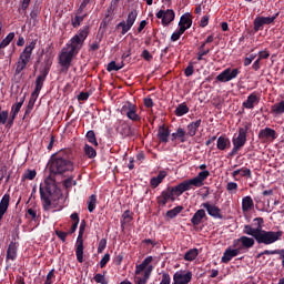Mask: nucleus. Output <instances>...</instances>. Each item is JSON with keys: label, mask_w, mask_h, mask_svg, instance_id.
I'll return each instance as SVG.
<instances>
[{"label": "nucleus", "mask_w": 284, "mask_h": 284, "mask_svg": "<svg viewBox=\"0 0 284 284\" xmlns=\"http://www.w3.org/2000/svg\"><path fill=\"white\" fill-rule=\"evenodd\" d=\"M39 99V93L37 92H32L31 93V97H30V100L28 102V105L27 108H29V110H34V104L37 103V100Z\"/></svg>", "instance_id": "nucleus-48"}, {"label": "nucleus", "mask_w": 284, "mask_h": 284, "mask_svg": "<svg viewBox=\"0 0 284 284\" xmlns=\"http://www.w3.org/2000/svg\"><path fill=\"white\" fill-rule=\"evenodd\" d=\"M231 146H232V142H230V138H225V136L221 135L217 139V142H216L217 150L224 151V150L230 149Z\"/></svg>", "instance_id": "nucleus-29"}, {"label": "nucleus", "mask_w": 284, "mask_h": 284, "mask_svg": "<svg viewBox=\"0 0 284 284\" xmlns=\"http://www.w3.org/2000/svg\"><path fill=\"white\" fill-rule=\"evenodd\" d=\"M124 65L125 64L123 62H121V64H116V61H111L108 64L106 70L108 72H119V70H122Z\"/></svg>", "instance_id": "nucleus-39"}, {"label": "nucleus", "mask_w": 284, "mask_h": 284, "mask_svg": "<svg viewBox=\"0 0 284 284\" xmlns=\"http://www.w3.org/2000/svg\"><path fill=\"white\" fill-rule=\"evenodd\" d=\"M165 176H168V172L160 171L158 176L151 178V180H150L151 187H153V189L159 187V185H161V183H163V179H165Z\"/></svg>", "instance_id": "nucleus-28"}, {"label": "nucleus", "mask_w": 284, "mask_h": 284, "mask_svg": "<svg viewBox=\"0 0 284 284\" xmlns=\"http://www.w3.org/2000/svg\"><path fill=\"white\" fill-rule=\"evenodd\" d=\"M240 175L244 179H252V170L244 166L240 169Z\"/></svg>", "instance_id": "nucleus-53"}, {"label": "nucleus", "mask_w": 284, "mask_h": 284, "mask_svg": "<svg viewBox=\"0 0 284 284\" xmlns=\"http://www.w3.org/2000/svg\"><path fill=\"white\" fill-rule=\"evenodd\" d=\"M88 37H90V26H84L70 39L67 45H72L77 50L81 51V48H83V43H85V39H88Z\"/></svg>", "instance_id": "nucleus-7"}, {"label": "nucleus", "mask_w": 284, "mask_h": 284, "mask_svg": "<svg viewBox=\"0 0 284 284\" xmlns=\"http://www.w3.org/2000/svg\"><path fill=\"white\" fill-rule=\"evenodd\" d=\"M105 34V31H102L101 30L98 32V36H97V40L90 44V50L92 52H97V50H99V48H101V41H103V36Z\"/></svg>", "instance_id": "nucleus-31"}, {"label": "nucleus", "mask_w": 284, "mask_h": 284, "mask_svg": "<svg viewBox=\"0 0 284 284\" xmlns=\"http://www.w3.org/2000/svg\"><path fill=\"white\" fill-rule=\"evenodd\" d=\"M83 234H85V220H82L79 227V235L75 242V256L78 263H83Z\"/></svg>", "instance_id": "nucleus-9"}, {"label": "nucleus", "mask_w": 284, "mask_h": 284, "mask_svg": "<svg viewBox=\"0 0 284 284\" xmlns=\"http://www.w3.org/2000/svg\"><path fill=\"white\" fill-rule=\"evenodd\" d=\"M14 40V32H10L0 43V50L8 48L10 43Z\"/></svg>", "instance_id": "nucleus-38"}, {"label": "nucleus", "mask_w": 284, "mask_h": 284, "mask_svg": "<svg viewBox=\"0 0 284 284\" xmlns=\"http://www.w3.org/2000/svg\"><path fill=\"white\" fill-rule=\"evenodd\" d=\"M37 48V40L31 41L24 50L20 53V57L16 67V74H21L22 70L28 68V63L32 59V51Z\"/></svg>", "instance_id": "nucleus-5"}, {"label": "nucleus", "mask_w": 284, "mask_h": 284, "mask_svg": "<svg viewBox=\"0 0 284 284\" xmlns=\"http://www.w3.org/2000/svg\"><path fill=\"white\" fill-rule=\"evenodd\" d=\"M85 136L87 141L91 143V145H95V148L99 146V142L97 141V134L94 133V131H88Z\"/></svg>", "instance_id": "nucleus-41"}, {"label": "nucleus", "mask_w": 284, "mask_h": 284, "mask_svg": "<svg viewBox=\"0 0 284 284\" xmlns=\"http://www.w3.org/2000/svg\"><path fill=\"white\" fill-rule=\"evenodd\" d=\"M34 179H37L36 170H27L26 173L22 175V181H34Z\"/></svg>", "instance_id": "nucleus-43"}, {"label": "nucleus", "mask_w": 284, "mask_h": 284, "mask_svg": "<svg viewBox=\"0 0 284 284\" xmlns=\"http://www.w3.org/2000/svg\"><path fill=\"white\" fill-rule=\"evenodd\" d=\"M88 210L90 213L94 212L97 210V195L92 194L88 200Z\"/></svg>", "instance_id": "nucleus-42"}, {"label": "nucleus", "mask_w": 284, "mask_h": 284, "mask_svg": "<svg viewBox=\"0 0 284 284\" xmlns=\"http://www.w3.org/2000/svg\"><path fill=\"white\" fill-rule=\"evenodd\" d=\"M253 26H254L253 27L254 32H258V30H263V26H265V23L263 22V18L256 17L254 19Z\"/></svg>", "instance_id": "nucleus-45"}, {"label": "nucleus", "mask_w": 284, "mask_h": 284, "mask_svg": "<svg viewBox=\"0 0 284 284\" xmlns=\"http://www.w3.org/2000/svg\"><path fill=\"white\" fill-rule=\"evenodd\" d=\"M50 68H52V58L45 57L44 64L40 69V74L36 79V87L33 92L40 94L41 90H43V83H45V79H48V74H50Z\"/></svg>", "instance_id": "nucleus-6"}, {"label": "nucleus", "mask_w": 284, "mask_h": 284, "mask_svg": "<svg viewBox=\"0 0 284 284\" xmlns=\"http://www.w3.org/2000/svg\"><path fill=\"white\" fill-rule=\"evenodd\" d=\"M24 102H26V97H22L19 102H17L11 106V113L19 114V112H21V108H23Z\"/></svg>", "instance_id": "nucleus-40"}, {"label": "nucleus", "mask_w": 284, "mask_h": 284, "mask_svg": "<svg viewBox=\"0 0 284 284\" xmlns=\"http://www.w3.org/2000/svg\"><path fill=\"white\" fill-rule=\"evenodd\" d=\"M18 114L17 113H10V116L7 120V124L6 128H8V130H10V128H12L14 125V119H17Z\"/></svg>", "instance_id": "nucleus-54"}, {"label": "nucleus", "mask_w": 284, "mask_h": 284, "mask_svg": "<svg viewBox=\"0 0 284 284\" xmlns=\"http://www.w3.org/2000/svg\"><path fill=\"white\" fill-rule=\"evenodd\" d=\"M52 278H54V268H52L48 274H47V280L44 284H52Z\"/></svg>", "instance_id": "nucleus-64"}, {"label": "nucleus", "mask_w": 284, "mask_h": 284, "mask_svg": "<svg viewBox=\"0 0 284 284\" xmlns=\"http://www.w3.org/2000/svg\"><path fill=\"white\" fill-rule=\"evenodd\" d=\"M81 52L79 49H77L73 45H68L62 48L60 54H59V64L61 65V72L63 70H70V65H72V60L77 54Z\"/></svg>", "instance_id": "nucleus-4"}, {"label": "nucleus", "mask_w": 284, "mask_h": 284, "mask_svg": "<svg viewBox=\"0 0 284 284\" xmlns=\"http://www.w3.org/2000/svg\"><path fill=\"white\" fill-rule=\"evenodd\" d=\"M250 210H254V200L252 196L246 195L242 199V211L250 212Z\"/></svg>", "instance_id": "nucleus-30"}, {"label": "nucleus", "mask_w": 284, "mask_h": 284, "mask_svg": "<svg viewBox=\"0 0 284 284\" xmlns=\"http://www.w3.org/2000/svg\"><path fill=\"white\" fill-rule=\"evenodd\" d=\"M141 57H142V59H144V61H152V59H153L152 53H150V51H148V49L142 51Z\"/></svg>", "instance_id": "nucleus-62"}, {"label": "nucleus", "mask_w": 284, "mask_h": 284, "mask_svg": "<svg viewBox=\"0 0 284 284\" xmlns=\"http://www.w3.org/2000/svg\"><path fill=\"white\" fill-rule=\"evenodd\" d=\"M68 232H63V231H55V235L58 236V239H60V241H62V243H65V239H68Z\"/></svg>", "instance_id": "nucleus-63"}, {"label": "nucleus", "mask_w": 284, "mask_h": 284, "mask_svg": "<svg viewBox=\"0 0 284 284\" xmlns=\"http://www.w3.org/2000/svg\"><path fill=\"white\" fill-rule=\"evenodd\" d=\"M9 116L10 112L8 110L0 112V125H7Z\"/></svg>", "instance_id": "nucleus-52"}, {"label": "nucleus", "mask_w": 284, "mask_h": 284, "mask_svg": "<svg viewBox=\"0 0 284 284\" xmlns=\"http://www.w3.org/2000/svg\"><path fill=\"white\" fill-rule=\"evenodd\" d=\"M105 247H108V240L105 239L100 240L99 246H98V254H101V252H103Z\"/></svg>", "instance_id": "nucleus-58"}, {"label": "nucleus", "mask_w": 284, "mask_h": 284, "mask_svg": "<svg viewBox=\"0 0 284 284\" xmlns=\"http://www.w3.org/2000/svg\"><path fill=\"white\" fill-rule=\"evenodd\" d=\"M185 77H192L194 74V62H189V65L184 70Z\"/></svg>", "instance_id": "nucleus-56"}, {"label": "nucleus", "mask_w": 284, "mask_h": 284, "mask_svg": "<svg viewBox=\"0 0 284 284\" xmlns=\"http://www.w3.org/2000/svg\"><path fill=\"white\" fill-rule=\"evenodd\" d=\"M240 74V69L226 68L216 77V81H220V83H227L230 81H233V79H236V77H239Z\"/></svg>", "instance_id": "nucleus-13"}, {"label": "nucleus", "mask_w": 284, "mask_h": 284, "mask_svg": "<svg viewBox=\"0 0 284 284\" xmlns=\"http://www.w3.org/2000/svg\"><path fill=\"white\" fill-rule=\"evenodd\" d=\"M178 139H180L181 143H185L187 141V133L185 132V129L183 128H178L175 132Z\"/></svg>", "instance_id": "nucleus-44"}, {"label": "nucleus", "mask_w": 284, "mask_h": 284, "mask_svg": "<svg viewBox=\"0 0 284 284\" xmlns=\"http://www.w3.org/2000/svg\"><path fill=\"white\" fill-rule=\"evenodd\" d=\"M136 17H139V12H136V10H132L128 14L126 22L121 21L120 23L116 24V27H115L116 30L122 28L121 34L122 36L128 34V32H130V30H132V26H134V23L136 21Z\"/></svg>", "instance_id": "nucleus-11"}, {"label": "nucleus", "mask_w": 284, "mask_h": 284, "mask_svg": "<svg viewBox=\"0 0 284 284\" xmlns=\"http://www.w3.org/2000/svg\"><path fill=\"white\" fill-rule=\"evenodd\" d=\"M108 263H110V255L106 253L100 261L101 270H103V267H105V265H108Z\"/></svg>", "instance_id": "nucleus-61"}, {"label": "nucleus", "mask_w": 284, "mask_h": 284, "mask_svg": "<svg viewBox=\"0 0 284 284\" xmlns=\"http://www.w3.org/2000/svg\"><path fill=\"white\" fill-rule=\"evenodd\" d=\"M50 175L40 184V201L44 212L52 210L53 203H57L62 196L61 187L57 183L54 176H68L70 172H74V162H72V150L62 149L52 154L50 159Z\"/></svg>", "instance_id": "nucleus-1"}, {"label": "nucleus", "mask_w": 284, "mask_h": 284, "mask_svg": "<svg viewBox=\"0 0 284 284\" xmlns=\"http://www.w3.org/2000/svg\"><path fill=\"white\" fill-rule=\"evenodd\" d=\"M179 28L180 30H183L185 32L186 30H190L192 28V13L186 12L181 16L179 21Z\"/></svg>", "instance_id": "nucleus-21"}, {"label": "nucleus", "mask_w": 284, "mask_h": 284, "mask_svg": "<svg viewBox=\"0 0 284 284\" xmlns=\"http://www.w3.org/2000/svg\"><path fill=\"white\" fill-rule=\"evenodd\" d=\"M271 112L272 114L276 115L284 114V100H281L280 102L272 105Z\"/></svg>", "instance_id": "nucleus-33"}, {"label": "nucleus", "mask_w": 284, "mask_h": 284, "mask_svg": "<svg viewBox=\"0 0 284 284\" xmlns=\"http://www.w3.org/2000/svg\"><path fill=\"white\" fill-rule=\"evenodd\" d=\"M226 190L227 192H236V190H239V184L236 182H229Z\"/></svg>", "instance_id": "nucleus-60"}, {"label": "nucleus", "mask_w": 284, "mask_h": 284, "mask_svg": "<svg viewBox=\"0 0 284 284\" xmlns=\"http://www.w3.org/2000/svg\"><path fill=\"white\" fill-rule=\"evenodd\" d=\"M277 136L278 135L276 134V130L272 128H265L258 132V139L261 141H275Z\"/></svg>", "instance_id": "nucleus-19"}, {"label": "nucleus", "mask_w": 284, "mask_h": 284, "mask_svg": "<svg viewBox=\"0 0 284 284\" xmlns=\"http://www.w3.org/2000/svg\"><path fill=\"white\" fill-rule=\"evenodd\" d=\"M8 207H10V195L6 193L0 201V221L3 219L4 214L8 212Z\"/></svg>", "instance_id": "nucleus-25"}, {"label": "nucleus", "mask_w": 284, "mask_h": 284, "mask_svg": "<svg viewBox=\"0 0 284 284\" xmlns=\"http://www.w3.org/2000/svg\"><path fill=\"white\" fill-rule=\"evenodd\" d=\"M182 212H183V206L179 205L172 210H169L166 212V216H168V219H176V216H179V214Z\"/></svg>", "instance_id": "nucleus-37"}, {"label": "nucleus", "mask_w": 284, "mask_h": 284, "mask_svg": "<svg viewBox=\"0 0 284 284\" xmlns=\"http://www.w3.org/2000/svg\"><path fill=\"white\" fill-rule=\"evenodd\" d=\"M158 139L160 143H168L170 141V129L161 125L158 130Z\"/></svg>", "instance_id": "nucleus-26"}, {"label": "nucleus", "mask_w": 284, "mask_h": 284, "mask_svg": "<svg viewBox=\"0 0 284 284\" xmlns=\"http://www.w3.org/2000/svg\"><path fill=\"white\" fill-rule=\"evenodd\" d=\"M203 219H207V214L204 209L197 210L191 219V223L194 227L203 223Z\"/></svg>", "instance_id": "nucleus-23"}, {"label": "nucleus", "mask_w": 284, "mask_h": 284, "mask_svg": "<svg viewBox=\"0 0 284 284\" xmlns=\"http://www.w3.org/2000/svg\"><path fill=\"white\" fill-rule=\"evenodd\" d=\"M210 176V171H201L195 178L181 182L185 192L192 190V187H203L204 181Z\"/></svg>", "instance_id": "nucleus-8"}, {"label": "nucleus", "mask_w": 284, "mask_h": 284, "mask_svg": "<svg viewBox=\"0 0 284 284\" xmlns=\"http://www.w3.org/2000/svg\"><path fill=\"white\" fill-rule=\"evenodd\" d=\"M199 256V248H190L185 254H184V261H194Z\"/></svg>", "instance_id": "nucleus-36"}, {"label": "nucleus", "mask_w": 284, "mask_h": 284, "mask_svg": "<svg viewBox=\"0 0 284 284\" xmlns=\"http://www.w3.org/2000/svg\"><path fill=\"white\" fill-rule=\"evenodd\" d=\"M210 52V49H206V50H200L199 52H197V61H205V58H203V57H207V53Z\"/></svg>", "instance_id": "nucleus-59"}, {"label": "nucleus", "mask_w": 284, "mask_h": 284, "mask_svg": "<svg viewBox=\"0 0 284 284\" xmlns=\"http://www.w3.org/2000/svg\"><path fill=\"white\" fill-rule=\"evenodd\" d=\"M190 112V106L185 102L179 104L174 111L175 116H185Z\"/></svg>", "instance_id": "nucleus-32"}, {"label": "nucleus", "mask_w": 284, "mask_h": 284, "mask_svg": "<svg viewBox=\"0 0 284 284\" xmlns=\"http://www.w3.org/2000/svg\"><path fill=\"white\" fill-rule=\"evenodd\" d=\"M254 223H257V227H252L250 224H245L243 227V234L247 236H253L255 239L257 245H274L276 241H281L283 236V231H265L263 230V223L265 220L263 217H255Z\"/></svg>", "instance_id": "nucleus-2"}, {"label": "nucleus", "mask_w": 284, "mask_h": 284, "mask_svg": "<svg viewBox=\"0 0 284 284\" xmlns=\"http://www.w3.org/2000/svg\"><path fill=\"white\" fill-rule=\"evenodd\" d=\"M72 185H77V181H74L73 175L69 176L63 181V187H65V190H70Z\"/></svg>", "instance_id": "nucleus-50"}, {"label": "nucleus", "mask_w": 284, "mask_h": 284, "mask_svg": "<svg viewBox=\"0 0 284 284\" xmlns=\"http://www.w3.org/2000/svg\"><path fill=\"white\" fill-rule=\"evenodd\" d=\"M130 221H132V212H130V210L124 211V213L122 214V220L120 221L121 223V229L125 230V224L130 223Z\"/></svg>", "instance_id": "nucleus-35"}, {"label": "nucleus", "mask_w": 284, "mask_h": 284, "mask_svg": "<svg viewBox=\"0 0 284 284\" xmlns=\"http://www.w3.org/2000/svg\"><path fill=\"white\" fill-rule=\"evenodd\" d=\"M201 207L206 210L209 216H211L212 219H217L220 221H223V219H224L223 211L216 204H212L210 202H204L201 204Z\"/></svg>", "instance_id": "nucleus-14"}, {"label": "nucleus", "mask_w": 284, "mask_h": 284, "mask_svg": "<svg viewBox=\"0 0 284 284\" xmlns=\"http://www.w3.org/2000/svg\"><path fill=\"white\" fill-rule=\"evenodd\" d=\"M18 252L19 242L11 241L7 248L6 263H8V261H17Z\"/></svg>", "instance_id": "nucleus-18"}, {"label": "nucleus", "mask_w": 284, "mask_h": 284, "mask_svg": "<svg viewBox=\"0 0 284 284\" xmlns=\"http://www.w3.org/2000/svg\"><path fill=\"white\" fill-rule=\"evenodd\" d=\"M172 277L170 276V273H162V278L160 284H171Z\"/></svg>", "instance_id": "nucleus-57"}, {"label": "nucleus", "mask_w": 284, "mask_h": 284, "mask_svg": "<svg viewBox=\"0 0 284 284\" xmlns=\"http://www.w3.org/2000/svg\"><path fill=\"white\" fill-rule=\"evenodd\" d=\"M156 19H162V26H169L174 21L176 13L172 9L160 10L155 13Z\"/></svg>", "instance_id": "nucleus-15"}, {"label": "nucleus", "mask_w": 284, "mask_h": 284, "mask_svg": "<svg viewBox=\"0 0 284 284\" xmlns=\"http://www.w3.org/2000/svg\"><path fill=\"white\" fill-rule=\"evenodd\" d=\"M71 221H73V224L69 231V234H74V232H77V227H79V213L74 212L71 214L70 216Z\"/></svg>", "instance_id": "nucleus-34"}, {"label": "nucleus", "mask_w": 284, "mask_h": 284, "mask_svg": "<svg viewBox=\"0 0 284 284\" xmlns=\"http://www.w3.org/2000/svg\"><path fill=\"white\" fill-rule=\"evenodd\" d=\"M182 34H185V31H183V29H179L178 31L172 33L171 41H179Z\"/></svg>", "instance_id": "nucleus-55"}, {"label": "nucleus", "mask_w": 284, "mask_h": 284, "mask_svg": "<svg viewBox=\"0 0 284 284\" xmlns=\"http://www.w3.org/2000/svg\"><path fill=\"white\" fill-rule=\"evenodd\" d=\"M260 102L261 98L253 92L247 97L246 101H244L242 105L246 110H254V105H258Z\"/></svg>", "instance_id": "nucleus-22"}, {"label": "nucleus", "mask_w": 284, "mask_h": 284, "mask_svg": "<svg viewBox=\"0 0 284 284\" xmlns=\"http://www.w3.org/2000/svg\"><path fill=\"white\" fill-rule=\"evenodd\" d=\"M278 14H281V12H276L273 17H261L264 26H272V23L278 19Z\"/></svg>", "instance_id": "nucleus-47"}, {"label": "nucleus", "mask_w": 284, "mask_h": 284, "mask_svg": "<svg viewBox=\"0 0 284 284\" xmlns=\"http://www.w3.org/2000/svg\"><path fill=\"white\" fill-rule=\"evenodd\" d=\"M185 192V189L183 187V184L179 183L176 186H169L166 190L162 191L160 196L156 197L158 204L162 207H165L168 205V201H176L174 196H181Z\"/></svg>", "instance_id": "nucleus-3"}, {"label": "nucleus", "mask_w": 284, "mask_h": 284, "mask_svg": "<svg viewBox=\"0 0 284 284\" xmlns=\"http://www.w3.org/2000/svg\"><path fill=\"white\" fill-rule=\"evenodd\" d=\"M121 114H125L134 123H140L141 121V115L136 114V105L132 104V102H128L122 106Z\"/></svg>", "instance_id": "nucleus-12"}, {"label": "nucleus", "mask_w": 284, "mask_h": 284, "mask_svg": "<svg viewBox=\"0 0 284 284\" xmlns=\"http://www.w3.org/2000/svg\"><path fill=\"white\" fill-rule=\"evenodd\" d=\"M250 128H252V124L250 123L245 124L242 128H239L237 136L236 134H234L232 139L233 146L240 148V150L245 146V144L247 143V132L250 131Z\"/></svg>", "instance_id": "nucleus-10"}, {"label": "nucleus", "mask_w": 284, "mask_h": 284, "mask_svg": "<svg viewBox=\"0 0 284 284\" xmlns=\"http://www.w3.org/2000/svg\"><path fill=\"white\" fill-rule=\"evenodd\" d=\"M201 123H203V121L201 119L196 120L195 122H191L187 124V136H196V132L199 131V129L201 128Z\"/></svg>", "instance_id": "nucleus-27"}, {"label": "nucleus", "mask_w": 284, "mask_h": 284, "mask_svg": "<svg viewBox=\"0 0 284 284\" xmlns=\"http://www.w3.org/2000/svg\"><path fill=\"white\" fill-rule=\"evenodd\" d=\"M241 251L239 248H226L223 253V256L221 258L222 263H230V261H232V258L236 257L237 254H240Z\"/></svg>", "instance_id": "nucleus-24"}, {"label": "nucleus", "mask_w": 284, "mask_h": 284, "mask_svg": "<svg viewBox=\"0 0 284 284\" xmlns=\"http://www.w3.org/2000/svg\"><path fill=\"white\" fill-rule=\"evenodd\" d=\"M85 17H88V14L75 16L74 19H72V27L79 28V26H81V22L84 21Z\"/></svg>", "instance_id": "nucleus-51"}, {"label": "nucleus", "mask_w": 284, "mask_h": 284, "mask_svg": "<svg viewBox=\"0 0 284 284\" xmlns=\"http://www.w3.org/2000/svg\"><path fill=\"white\" fill-rule=\"evenodd\" d=\"M236 243H241V246L237 250H251L256 243V239L243 235L234 241V245H236Z\"/></svg>", "instance_id": "nucleus-20"}, {"label": "nucleus", "mask_w": 284, "mask_h": 284, "mask_svg": "<svg viewBox=\"0 0 284 284\" xmlns=\"http://www.w3.org/2000/svg\"><path fill=\"white\" fill-rule=\"evenodd\" d=\"M84 154L89 158V159H94L97 156V150H94V148H92L89 144L84 145Z\"/></svg>", "instance_id": "nucleus-46"}, {"label": "nucleus", "mask_w": 284, "mask_h": 284, "mask_svg": "<svg viewBox=\"0 0 284 284\" xmlns=\"http://www.w3.org/2000/svg\"><path fill=\"white\" fill-rule=\"evenodd\" d=\"M192 282V272L187 271L186 273L183 272H175L173 275V284H189Z\"/></svg>", "instance_id": "nucleus-17"}, {"label": "nucleus", "mask_w": 284, "mask_h": 284, "mask_svg": "<svg viewBox=\"0 0 284 284\" xmlns=\"http://www.w3.org/2000/svg\"><path fill=\"white\" fill-rule=\"evenodd\" d=\"M105 274H108V272H103V274L101 273H97L93 277V280L98 283V284H108V280L105 278Z\"/></svg>", "instance_id": "nucleus-49"}, {"label": "nucleus", "mask_w": 284, "mask_h": 284, "mask_svg": "<svg viewBox=\"0 0 284 284\" xmlns=\"http://www.w3.org/2000/svg\"><path fill=\"white\" fill-rule=\"evenodd\" d=\"M116 132L118 134H121L123 139H128L130 136H136V133H134V129L128 124V122L122 121L120 124L116 126Z\"/></svg>", "instance_id": "nucleus-16"}]
</instances>
